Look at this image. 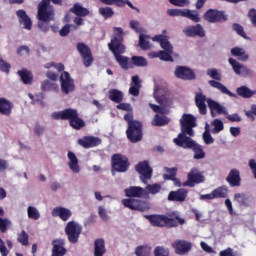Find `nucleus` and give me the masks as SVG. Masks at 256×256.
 I'll return each instance as SVG.
<instances>
[{
    "label": "nucleus",
    "instance_id": "052dcab7",
    "mask_svg": "<svg viewBox=\"0 0 256 256\" xmlns=\"http://www.w3.org/2000/svg\"><path fill=\"white\" fill-rule=\"evenodd\" d=\"M202 137L206 145H213V143H215V139L211 136L210 132H204Z\"/></svg>",
    "mask_w": 256,
    "mask_h": 256
},
{
    "label": "nucleus",
    "instance_id": "603ef678",
    "mask_svg": "<svg viewBox=\"0 0 256 256\" xmlns=\"http://www.w3.org/2000/svg\"><path fill=\"white\" fill-rule=\"evenodd\" d=\"M27 213H28L29 219H34V221H37L41 217L39 210H37V208L33 206H29L27 208Z\"/></svg>",
    "mask_w": 256,
    "mask_h": 256
},
{
    "label": "nucleus",
    "instance_id": "49530a36",
    "mask_svg": "<svg viewBox=\"0 0 256 256\" xmlns=\"http://www.w3.org/2000/svg\"><path fill=\"white\" fill-rule=\"evenodd\" d=\"M78 115L76 109L67 108L64 110V121H73Z\"/></svg>",
    "mask_w": 256,
    "mask_h": 256
},
{
    "label": "nucleus",
    "instance_id": "2eb2a0df",
    "mask_svg": "<svg viewBox=\"0 0 256 256\" xmlns=\"http://www.w3.org/2000/svg\"><path fill=\"white\" fill-rule=\"evenodd\" d=\"M204 19L208 21V23H224L227 21V15H225L223 11L209 9L205 12Z\"/></svg>",
    "mask_w": 256,
    "mask_h": 256
},
{
    "label": "nucleus",
    "instance_id": "58836bf2",
    "mask_svg": "<svg viewBox=\"0 0 256 256\" xmlns=\"http://www.w3.org/2000/svg\"><path fill=\"white\" fill-rule=\"evenodd\" d=\"M234 201L239 203L242 207H249V205H251V200H249V196L243 193L234 194Z\"/></svg>",
    "mask_w": 256,
    "mask_h": 256
},
{
    "label": "nucleus",
    "instance_id": "13d9d810",
    "mask_svg": "<svg viewBox=\"0 0 256 256\" xmlns=\"http://www.w3.org/2000/svg\"><path fill=\"white\" fill-rule=\"evenodd\" d=\"M136 256H150L151 253L144 246H138L135 249Z\"/></svg>",
    "mask_w": 256,
    "mask_h": 256
},
{
    "label": "nucleus",
    "instance_id": "bb28decb",
    "mask_svg": "<svg viewBox=\"0 0 256 256\" xmlns=\"http://www.w3.org/2000/svg\"><path fill=\"white\" fill-rule=\"evenodd\" d=\"M71 215H73V213L71 210H69V208L55 207L52 210V217H60L62 221H69Z\"/></svg>",
    "mask_w": 256,
    "mask_h": 256
},
{
    "label": "nucleus",
    "instance_id": "c9c22d12",
    "mask_svg": "<svg viewBox=\"0 0 256 256\" xmlns=\"http://www.w3.org/2000/svg\"><path fill=\"white\" fill-rule=\"evenodd\" d=\"M70 13H73L77 17H87L90 12L89 9L83 7L80 3H76L72 8H70Z\"/></svg>",
    "mask_w": 256,
    "mask_h": 256
},
{
    "label": "nucleus",
    "instance_id": "6ab92c4d",
    "mask_svg": "<svg viewBox=\"0 0 256 256\" xmlns=\"http://www.w3.org/2000/svg\"><path fill=\"white\" fill-rule=\"evenodd\" d=\"M228 61L236 75H241L242 77H249V75H253V71L247 68V66L239 63V61L233 58H229Z\"/></svg>",
    "mask_w": 256,
    "mask_h": 256
},
{
    "label": "nucleus",
    "instance_id": "7ed1b4c3",
    "mask_svg": "<svg viewBox=\"0 0 256 256\" xmlns=\"http://www.w3.org/2000/svg\"><path fill=\"white\" fill-rule=\"evenodd\" d=\"M152 41H156L157 43H159L161 49L164 50H160L158 52H150L148 54V57H150V59H156L158 57V59H160L161 61H173V57H171V55H173V45L169 41V36L161 34L156 35L152 38Z\"/></svg>",
    "mask_w": 256,
    "mask_h": 256
},
{
    "label": "nucleus",
    "instance_id": "b1692460",
    "mask_svg": "<svg viewBox=\"0 0 256 256\" xmlns=\"http://www.w3.org/2000/svg\"><path fill=\"white\" fill-rule=\"evenodd\" d=\"M183 33L186 37H204L205 29L201 24H196L195 26H187L183 29Z\"/></svg>",
    "mask_w": 256,
    "mask_h": 256
},
{
    "label": "nucleus",
    "instance_id": "3c124183",
    "mask_svg": "<svg viewBox=\"0 0 256 256\" xmlns=\"http://www.w3.org/2000/svg\"><path fill=\"white\" fill-rule=\"evenodd\" d=\"M70 125L73 129H81L85 127V121L83 119L79 118V114L70 121Z\"/></svg>",
    "mask_w": 256,
    "mask_h": 256
},
{
    "label": "nucleus",
    "instance_id": "ddd939ff",
    "mask_svg": "<svg viewBox=\"0 0 256 256\" xmlns=\"http://www.w3.org/2000/svg\"><path fill=\"white\" fill-rule=\"evenodd\" d=\"M136 171L140 175V180L142 183L147 185V182L153 177V169L149 166L148 161H143L138 163L136 166Z\"/></svg>",
    "mask_w": 256,
    "mask_h": 256
},
{
    "label": "nucleus",
    "instance_id": "dca6fc26",
    "mask_svg": "<svg viewBox=\"0 0 256 256\" xmlns=\"http://www.w3.org/2000/svg\"><path fill=\"white\" fill-rule=\"evenodd\" d=\"M188 180L182 184V187H195V184L203 183L205 176L196 168H193L187 176Z\"/></svg>",
    "mask_w": 256,
    "mask_h": 256
},
{
    "label": "nucleus",
    "instance_id": "680f3d73",
    "mask_svg": "<svg viewBox=\"0 0 256 256\" xmlns=\"http://www.w3.org/2000/svg\"><path fill=\"white\" fill-rule=\"evenodd\" d=\"M159 93H160L159 90H155L154 97H155L157 103H160V105H165V103L167 101V96H165V95L160 96Z\"/></svg>",
    "mask_w": 256,
    "mask_h": 256
},
{
    "label": "nucleus",
    "instance_id": "79ce46f5",
    "mask_svg": "<svg viewBox=\"0 0 256 256\" xmlns=\"http://www.w3.org/2000/svg\"><path fill=\"white\" fill-rule=\"evenodd\" d=\"M149 36L140 34L139 36V45L141 49L147 51V49H151V42L149 41Z\"/></svg>",
    "mask_w": 256,
    "mask_h": 256
},
{
    "label": "nucleus",
    "instance_id": "4468645a",
    "mask_svg": "<svg viewBox=\"0 0 256 256\" xmlns=\"http://www.w3.org/2000/svg\"><path fill=\"white\" fill-rule=\"evenodd\" d=\"M112 168L118 173H125L129 169V160L121 154L112 156Z\"/></svg>",
    "mask_w": 256,
    "mask_h": 256
},
{
    "label": "nucleus",
    "instance_id": "72a5a7b5",
    "mask_svg": "<svg viewBox=\"0 0 256 256\" xmlns=\"http://www.w3.org/2000/svg\"><path fill=\"white\" fill-rule=\"evenodd\" d=\"M18 75L21 79V81L24 83V85H33V72L29 71L25 68L22 70H19Z\"/></svg>",
    "mask_w": 256,
    "mask_h": 256
},
{
    "label": "nucleus",
    "instance_id": "4be33fe9",
    "mask_svg": "<svg viewBox=\"0 0 256 256\" xmlns=\"http://www.w3.org/2000/svg\"><path fill=\"white\" fill-rule=\"evenodd\" d=\"M174 74L175 77L183 79L184 81H193V79H195V72L186 66H178Z\"/></svg>",
    "mask_w": 256,
    "mask_h": 256
},
{
    "label": "nucleus",
    "instance_id": "ea45409f",
    "mask_svg": "<svg viewBox=\"0 0 256 256\" xmlns=\"http://www.w3.org/2000/svg\"><path fill=\"white\" fill-rule=\"evenodd\" d=\"M108 93L110 101H113L114 103H121V101H123V92L120 90L110 89Z\"/></svg>",
    "mask_w": 256,
    "mask_h": 256
},
{
    "label": "nucleus",
    "instance_id": "473e14b6",
    "mask_svg": "<svg viewBox=\"0 0 256 256\" xmlns=\"http://www.w3.org/2000/svg\"><path fill=\"white\" fill-rule=\"evenodd\" d=\"M105 253H107L105 240L103 238L96 239L94 241V256H103Z\"/></svg>",
    "mask_w": 256,
    "mask_h": 256
},
{
    "label": "nucleus",
    "instance_id": "0e129e2a",
    "mask_svg": "<svg viewBox=\"0 0 256 256\" xmlns=\"http://www.w3.org/2000/svg\"><path fill=\"white\" fill-rule=\"evenodd\" d=\"M45 69H51V67H55L57 71H63L65 69V66L62 63L55 64V62H50L44 65Z\"/></svg>",
    "mask_w": 256,
    "mask_h": 256
},
{
    "label": "nucleus",
    "instance_id": "9d476101",
    "mask_svg": "<svg viewBox=\"0 0 256 256\" xmlns=\"http://www.w3.org/2000/svg\"><path fill=\"white\" fill-rule=\"evenodd\" d=\"M167 15L170 17H185L186 19H190L194 23L201 22V16H199V12L197 10H189V9H168Z\"/></svg>",
    "mask_w": 256,
    "mask_h": 256
},
{
    "label": "nucleus",
    "instance_id": "de8ad7c7",
    "mask_svg": "<svg viewBox=\"0 0 256 256\" xmlns=\"http://www.w3.org/2000/svg\"><path fill=\"white\" fill-rule=\"evenodd\" d=\"M215 199H225L227 197V187L221 186L213 190Z\"/></svg>",
    "mask_w": 256,
    "mask_h": 256
},
{
    "label": "nucleus",
    "instance_id": "f3484780",
    "mask_svg": "<svg viewBox=\"0 0 256 256\" xmlns=\"http://www.w3.org/2000/svg\"><path fill=\"white\" fill-rule=\"evenodd\" d=\"M77 50L83 59L85 67H91L93 64V54L91 53V48L85 45V43H78Z\"/></svg>",
    "mask_w": 256,
    "mask_h": 256
},
{
    "label": "nucleus",
    "instance_id": "a878e982",
    "mask_svg": "<svg viewBox=\"0 0 256 256\" xmlns=\"http://www.w3.org/2000/svg\"><path fill=\"white\" fill-rule=\"evenodd\" d=\"M16 15L18 17L19 23L23 25L27 31H31L33 22L31 21L29 15H27V12H25V10H18Z\"/></svg>",
    "mask_w": 256,
    "mask_h": 256
},
{
    "label": "nucleus",
    "instance_id": "39448f33",
    "mask_svg": "<svg viewBox=\"0 0 256 256\" xmlns=\"http://www.w3.org/2000/svg\"><path fill=\"white\" fill-rule=\"evenodd\" d=\"M125 121L128 122V129L126 135L131 143H139L143 139V130L141 128V122L133 120V112L125 114Z\"/></svg>",
    "mask_w": 256,
    "mask_h": 256
},
{
    "label": "nucleus",
    "instance_id": "a211bd4d",
    "mask_svg": "<svg viewBox=\"0 0 256 256\" xmlns=\"http://www.w3.org/2000/svg\"><path fill=\"white\" fill-rule=\"evenodd\" d=\"M60 83H61V91L62 93H65V95H69V93L75 91V83L73 82L68 72H63L61 74Z\"/></svg>",
    "mask_w": 256,
    "mask_h": 256
},
{
    "label": "nucleus",
    "instance_id": "8fccbe9b",
    "mask_svg": "<svg viewBox=\"0 0 256 256\" xmlns=\"http://www.w3.org/2000/svg\"><path fill=\"white\" fill-rule=\"evenodd\" d=\"M132 63L136 67H147V59H145L143 56H133Z\"/></svg>",
    "mask_w": 256,
    "mask_h": 256
},
{
    "label": "nucleus",
    "instance_id": "393cba45",
    "mask_svg": "<svg viewBox=\"0 0 256 256\" xmlns=\"http://www.w3.org/2000/svg\"><path fill=\"white\" fill-rule=\"evenodd\" d=\"M78 145H81L84 149L97 147V145H101V139L93 136H85L78 140Z\"/></svg>",
    "mask_w": 256,
    "mask_h": 256
},
{
    "label": "nucleus",
    "instance_id": "0eeeda50",
    "mask_svg": "<svg viewBox=\"0 0 256 256\" xmlns=\"http://www.w3.org/2000/svg\"><path fill=\"white\" fill-rule=\"evenodd\" d=\"M207 75L211 77V79L214 80H209L208 84L210 87H213L214 89H217L220 91V93H223L224 95H228L229 97H237V95L233 94L227 86L223 85V83L219 82L221 81V74L217 69H208L207 70Z\"/></svg>",
    "mask_w": 256,
    "mask_h": 256
},
{
    "label": "nucleus",
    "instance_id": "4c0bfd02",
    "mask_svg": "<svg viewBox=\"0 0 256 256\" xmlns=\"http://www.w3.org/2000/svg\"><path fill=\"white\" fill-rule=\"evenodd\" d=\"M236 93L239 97H243V99H251L256 92L247 86H241L236 89Z\"/></svg>",
    "mask_w": 256,
    "mask_h": 256
},
{
    "label": "nucleus",
    "instance_id": "6e6552de",
    "mask_svg": "<svg viewBox=\"0 0 256 256\" xmlns=\"http://www.w3.org/2000/svg\"><path fill=\"white\" fill-rule=\"evenodd\" d=\"M37 18L39 21H55V8L49 4V0H42L39 3Z\"/></svg>",
    "mask_w": 256,
    "mask_h": 256
},
{
    "label": "nucleus",
    "instance_id": "f257e3e1",
    "mask_svg": "<svg viewBox=\"0 0 256 256\" xmlns=\"http://www.w3.org/2000/svg\"><path fill=\"white\" fill-rule=\"evenodd\" d=\"M114 35L112 36L111 42L108 44V49L113 53L115 61L118 62L122 69L127 71L129 69V57L123 56L126 48L125 44H123V28L114 27L113 28Z\"/></svg>",
    "mask_w": 256,
    "mask_h": 256
},
{
    "label": "nucleus",
    "instance_id": "6e6d98bb",
    "mask_svg": "<svg viewBox=\"0 0 256 256\" xmlns=\"http://www.w3.org/2000/svg\"><path fill=\"white\" fill-rule=\"evenodd\" d=\"M7 227H11V222L7 218H0V231L1 233H7Z\"/></svg>",
    "mask_w": 256,
    "mask_h": 256
},
{
    "label": "nucleus",
    "instance_id": "2f4dec72",
    "mask_svg": "<svg viewBox=\"0 0 256 256\" xmlns=\"http://www.w3.org/2000/svg\"><path fill=\"white\" fill-rule=\"evenodd\" d=\"M13 111V103L5 98H0V113L9 117Z\"/></svg>",
    "mask_w": 256,
    "mask_h": 256
},
{
    "label": "nucleus",
    "instance_id": "338daca9",
    "mask_svg": "<svg viewBox=\"0 0 256 256\" xmlns=\"http://www.w3.org/2000/svg\"><path fill=\"white\" fill-rule=\"evenodd\" d=\"M98 214L102 221H109V215H107V210L103 206L98 207Z\"/></svg>",
    "mask_w": 256,
    "mask_h": 256
},
{
    "label": "nucleus",
    "instance_id": "4d7b16f0",
    "mask_svg": "<svg viewBox=\"0 0 256 256\" xmlns=\"http://www.w3.org/2000/svg\"><path fill=\"white\" fill-rule=\"evenodd\" d=\"M154 256H169V249L158 246L154 249Z\"/></svg>",
    "mask_w": 256,
    "mask_h": 256
},
{
    "label": "nucleus",
    "instance_id": "9b49d317",
    "mask_svg": "<svg viewBox=\"0 0 256 256\" xmlns=\"http://www.w3.org/2000/svg\"><path fill=\"white\" fill-rule=\"evenodd\" d=\"M82 231L83 227L75 221L68 222L65 227V233L68 237V241L73 244L79 242V236L81 235Z\"/></svg>",
    "mask_w": 256,
    "mask_h": 256
},
{
    "label": "nucleus",
    "instance_id": "bf43d9fd",
    "mask_svg": "<svg viewBox=\"0 0 256 256\" xmlns=\"http://www.w3.org/2000/svg\"><path fill=\"white\" fill-rule=\"evenodd\" d=\"M233 30L237 33V35L243 37V39H247V34H245V30L240 24H233Z\"/></svg>",
    "mask_w": 256,
    "mask_h": 256
},
{
    "label": "nucleus",
    "instance_id": "864d4df0",
    "mask_svg": "<svg viewBox=\"0 0 256 256\" xmlns=\"http://www.w3.org/2000/svg\"><path fill=\"white\" fill-rule=\"evenodd\" d=\"M17 241H19L21 245H29V234H27L25 230H22L21 233L18 234Z\"/></svg>",
    "mask_w": 256,
    "mask_h": 256
},
{
    "label": "nucleus",
    "instance_id": "e2e57ef3",
    "mask_svg": "<svg viewBox=\"0 0 256 256\" xmlns=\"http://www.w3.org/2000/svg\"><path fill=\"white\" fill-rule=\"evenodd\" d=\"M11 64L7 63L3 58H0V71L3 73H9Z\"/></svg>",
    "mask_w": 256,
    "mask_h": 256
},
{
    "label": "nucleus",
    "instance_id": "423d86ee",
    "mask_svg": "<svg viewBox=\"0 0 256 256\" xmlns=\"http://www.w3.org/2000/svg\"><path fill=\"white\" fill-rule=\"evenodd\" d=\"M174 143L178 147H183V149H192L194 152V159H205V152L203 151V146L199 145L189 136H183L179 134L177 138L174 139Z\"/></svg>",
    "mask_w": 256,
    "mask_h": 256
},
{
    "label": "nucleus",
    "instance_id": "a18cd8bd",
    "mask_svg": "<svg viewBox=\"0 0 256 256\" xmlns=\"http://www.w3.org/2000/svg\"><path fill=\"white\" fill-rule=\"evenodd\" d=\"M212 127V133L217 134L221 133L223 129H225V125L223 124V121L221 119H215L214 121L211 122Z\"/></svg>",
    "mask_w": 256,
    "mask_h": 256
},
{
    "label": "nucleus",
    "instance_id": "69168bd1",
    "mask_svg": "<svg viewBox=\"0 0 256 256\" xmlns=\"http://www.w3.org/2000/svg\"><path fill=\"white\" fill-rule=\"evenodd\" d=\"M34 133L37 135V137H41L43 133H45V126L36 123L34 126Z\"/></svg>",
    "mask_w": 256,
    "mask_h": 256
},
{
    "label": "nucleus",
    "instance_id": "f8f14e48",
    "mask_svg": "<svg viewBox=\"0 0 256 256\" xmlns=\"http://www.w3.org/2000/svg\"><path fill=\"white\" fill-rule=\"evenodd\" d=\"M122 203L124 207H127L132 211H141L142 213H145V211H149V209H151L148 202L137 199H123Z\"/></svg>",
    "mask_w": 256,
    "mask_h": 256
},
{
    "label": "nucleus",
    "instance_id": "f03ea898",
    "mask_svg": "<svg viewBox=\"0 0 256 256\" xmlns=\"http://www.w3.org/2000/svg\"><path fill=\"white\" fill-rule=\"evenodd\" d=\"M195 103L201 115H207V104L210 109L211 117H217V115H228V110L225 106L211 98L207 99V96L201 92L195 93Z\"/></svg>",
    "mask_w": 256,
    "mask_h": 256
},
{
    "label": "nucleus",
    "instance_id": "a19ab883",
    "mask_svg": "<svg viewBox=\"0 0 256 256\" xmlns=\"http://www.w3.org/2000/svg\"><path fill=\"white\" fill-rule=\"evenodd\" d=\"M42 91H59V85L51 80H45L41 85Z\"/></svg>",
    "mask_w": 256,
    "mask_h": 256
},
{
    "label": "nucleus",
    "instance_id": "37998d69",
    "mask_svg": "<svg viewBox=\"0 0 256 256\" xmlns=\"http://www.w3.org/2000/svg\"><path fill=\"white\" fill-rule=\"evenodd\" d=\"M148 195H157L159 191H161V184H148L146 188L144 189Z\"/></svg>",
    "mask_w": 256,
    "mask_h": 256
},
{
    "label": "nucleus",
    "instance_id": "aec40b11",
    "mask_svg": "<svg viewBox=\"0 0 256 256\" xmlns=\"http://www.w3.org/2000/svg\"><path fill=\"white\" fill-rule=\"evenodd\" d=\"M149 107L154 111V113H161V115L156 114L152 125H156L157 127H161L163 125H167L169 123V118L163 115V108L161 106H157L155 104H149Z\"/></svg>",
    "mask_w": 256,
    "mask_h": 256
},
{
    "label": "nucleus",
    "instance_id": "412c9836",
    "mask_svg": "<svg viewBox=\"0 0 256 256\" xmlns=\"http://www.w3.org/2000/svg\"><path fill=\"white\" fill-rule=\"evenodd\" d=\"M176 255H187L191 251L193 244L186 240H176L172 243Z\"/></svg>",
    "mask_w": 256,
    "mask_h": 256
},
{
    "label": "nucleus",
    "instance_id": "c03bdc74",
    "mask_svg": "<svg viewBox=\"0 0 256 256\" xmlns=\"http://www.w3.org/2000/svg\"><path fill=\"white\" fill-rule=\"evenodd\" d=\"M98 12L104 19H111L115 15V11L111 7H101Z\"/></svg>",
    "mask_w": 256,
    "mask_h": 256
},
{
    "label": "nucleus",
    "instance_id": "c756f323",
    "mask_svg": "<svg viewBox=\"0 0 256 256\" xmlns=\"http://www.w3.org/2000/svg\"><path fill=\"white\" fill-rule=\"evenodd\" d=\"M103 5H117V7H123V5H128L130 9H134L137 13H141V10L133 5L129 0H100Z\"/></svg>",
    "mask_w": 256,
    "mask_h": 256
},
{
    "label": "nucleus",
    "instance_id": "e433bc0d",
    "mask_svg": "<svg viewBox=\"0 0 256 256\" xmlns=\"http://www.w3.org/2000/svg\"><path fill=\"white\" fill-rule=\"evenodd\" d=\"M231 55H233V57H238L239 61H249V54H247V52L243 48H232Z\"/></svg>",
    "mask_w": 256,
    "mask_h": 256
},
{
    "label": "nucleus",
    "instance_id": "1a4fd4ad",
    "mask_svg": "<svg viewBox=\"0 0 256 256\" xmlns=\"http://www.w3.org/2000/svg\"><path fill=\"white\" fill-rule=\"evenodd\" d=\"M180 125H181V133L180 135H183V137H193L195 135V132L193 131L194 127H197V120L194 118L191 114H184L182 118L180 119Z\"/></svg>",
    "mask_w": 256,
    "mask_h": 256
},
{
    "label": "nucleus",
    "instance_id": "774afa93",
    "mask_svg": "<svg viewBox=\"0 0 256 256\" xmlns=\"http://www.w3.org/2000/svg\"><path fill=\"white\" fill-rule=\"evenodd\" d=\"M249 18L253 27H256V10L255 9H251L249 11Z\"/></svg>",
    "mask_w": 256,
    "mask_h": 256
},
{
    "label": "nucleus",
    "instance_id": "5fc2aeb1",
    "mask_svg": "<svg viewBox=\"0 0 256 256\" xmlns=\"http://www.w3.org/2000/svg\"><path fill=\"white\" fill-rule=\"evenodd\" d=\"M171 5H174L175 7H187L188 5H191L190 0H168Z\"/></svg>",
    "mask_w": 256,
    "mask_h": 256
},
{
    "label": "nucleus",
    "instance_id": "5701e85b",
    "mask_svg": "<svg viewBox=\"0 0 256 256\" xmlns=\"http://www.w3.org/2000/svg\"><path fill=\"white\" fill-rule=\"evenodd\" d=\"M52 256L67 255V248L65 247V239H55L52 241Z\"/></svg>",
    "mask_w": 256,
    "mask_h": 256
},
{
    "label": "nucleus",
    "instance_id": "7c9ffc66",
    "mask_svg": "<svg viewBox=\"0 0 256 256\" xmlns=\"http://www.w3.org/2000/svg\"><path fill=\"white\" fill-rule=\"evenodd\" d=\"M68 159V167L71 170V172L79 173L81 171V168H79V159H77L75 153L68 151Z\"/></svg>",
    "mask_w": 256,
    "mask_h": 256
},
{
    "label": "nucleus",
    "instance_id": "c85d7f7f",
    "mask_svg": "<svg viewBox=\"0 0 256 256\" xmlns=\"http://www.w3.org/2000/svg\"><path fill=\"white\" fill-rule=\"evenodd\" d=\"M187 190L178 189L177 191H171L168 195V201H176L177 203H183L187 199Z\"/></svg>",
    "mask_w": 256,
    "mask_h": 256
},
{
    "label": "nucleus",
    "instance_id": "cd10ccee",
    "mask_svg": "<svg viewBox=\"0 0 256 256\" xmlns=\"http://www.w3.org/2000/svg\"><path fill=\"white\" fill-rule=\"evenodd\" d=\"M226 181L229 183L230 187H241V174L239 173V170H231L226 178Z\"/></svg>",
    "mask_w": 256,
    "mask_h": 256
},
{
    "label": "nucleus",
    "instance_id": "f704fd0d",
    "mask_svg": "<svg viewBox=\"0 0 256 256\" xmlns=\"http://www.w3.org/2000/svg\"><path fill=\"white\" fill-rule=\"evenodd\" d=\"M124 193L126 197H143V194L145 193V189L139 186H131L129 188H126L124 190Z\"/></svg>",
    "mask_w": 256,
    "mask_h": 256
},
{
    "label": "nucleus",
    "instance_id": "09e8293b",
    "mask_svg": "<svg viewBox=\"0 0 256 256\" xmlns=\"http://www.w3.org/2000/svg\"><path fill=\"white\" fill-rule=\"evenodd\" d=\"M164 171H166L167 174L163 175V179L165 181H171V179H174V177H177V168H164Z\"/></svg>",
    "mask_w": 256,
    "mask_h": 256
},
{
    "label": "nucleus",
    "instance_id": "20e7f679",
    "mask_svg": "<svg viewBox=\"0 0 256 256\" xmlns=\"http://www.w3.org/2000/svg\"><path fill=\"white\" fill-rule=\"evenodd\" d=\"M145 219L154 227H177L185 225V219L179 218V215L173 213L168 215H145Z\"/></svg>",
    "mask_w": 256,
    "mask_h": 256
}]
</instances>
